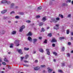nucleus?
I'll list each match as a JSON object with an SVG mask.
<instances>
[{
  "instance_id": "f257e3e1",
  "label": "nucleus",
  "mask_w": 73,
  "mask_h": 73,
  "mask_svg": "<svg viewBox=\"0 0 73 73\" xmlns=\"http://www.w3.org/2000/svg\"><path fill=\"white\" fill-rule=\"evenodd\" d=\"M25 28V27L24 25L21 26L19 29V32H22V31H23V29H24Z\"/></svg>"
},
{
  "instance_id": "3c124183",
  "label": "nucleus",
  "mask_w": 73,
  "mask_h": 73,
  "mask_svg": "<svg viewBox=\"0 0 73 73\" xmlns=\"http://www.w3.org/2000/svg\"><path fill=\"white\" fill-rule=\"evenodd\" d=\"M52 46L53 47H54L55 46V44H52Z\"/></svg>"
},
{
  "instance_id": "e2e57ef3",
  "label": "nucleus",
  "mask_w": 73,
  "mask_h": 73,
  "mask_svg": "<svg viewBox=\"0 0 73 73\" xmlns=\"http://www.w3.org/2000/svg\"><path fill=\"white\" fill-rule=\"evenodd\" d=\"M71 35H72H72H73V32L71 33Z\"/></svg>"
},
{
  "instance_id": "ea45409f",
  "label": "nucleus",
  "mask_w": 73,
  "mask_h": 73,
  "mask_svg": "<svg viewBox=\"0 0 73 73\" xmlns=\"http://www.w3.org/2000/svg\"><path fill=\"white\" fill-rule=\"evenodd\" d=\"M67 56L68 57H70V54H69V53H68L67 54Z\"/></svg>"
},
{
  "instance_id": "bb28decb",
  "label": "nucleus",
  "mask_w": 73,
  "mask_h": 73,
  "mask_svg": "<svg viewBox=\"0 0 73 73\" xmlns=\"http://www.w3.org/2000/svg\"><path fill=\"white\" fill-rule=\"evenodd\" d=\"M65 38L64 37H61L59 38L60 40H63Z\"/></svg>"
},
{
  "instance_id": "39448f33",
  "label": "nucleus",
  "mask_w": 73,
  "mask_h": 73,
  "mask_svg": "<svg viewBox=\"0 0 73 73\" xmlns=\"http://www.w3.org/2000/svg\"><path fill=\"white\" fill-rule=\"evenodd\" d=\"M40 68V67L39 66L36 67L34 68V70H39Z\"/></svg>"
},
{
  "instance_id": "dca6fc26",
  "label": "nucleus",
  "mask_w": 73,
  "mask_h": 73,
  "mask_svg": "<svg viewBox=\"0 0 73 73\" xmlns=\"http://www.w3.org/2000/svg\"><path fill=\"white\" fill-rule=\"evenodd\" d=\"M39 51L42 53H43V52H44V50L42 48H40L39 49Z\"/></svg>"
},
{
  "instance_id": "1a4fd4ad",
  "label": "nucleus",
  "mask_w": 73,
  "mask_h": 73,
  "mask_svg": "<svg viewBox=\"0 0 73 73\" xmlns=\"http://www.w3.org/2000/svg\"><path fill=\"white\" fill-rule=\"evenodd\" d=\"M18 52L20 54H23V52H22V50L21 49H19L18 50Z\"/></svg>"
},
{
  "instance_id": "aec40b11",
  "label": "nucleus",
  "mask_w": 73,
  "mask_h": 73,
  "mask_svg": "<svg viewBox=\"0 0 73 73\" xmlns=\"http://www.w3.org/2000/svg\"><path fill=\"white\" fill-rule=\"evenodd\" d=\"M5 33V31H2L1 34V35H4Z\"/></svg>"
},
{
  "instance_id": "774afa93",
  "label": "nucleus",
  "mask_w": 73,
  "mask_h": 73,
  "mask_svg": "<svg viewBox=\"0 0 73 73\" xmlns=\"http://www.w3.org/2000/svg\"><path fill=\"white\" fill-rule=\"evenodd\" d=\"M1 73H4V72L3 71H1Z\"/></svg>"
},
{
  "instance_id": "c9c22d12",
  "label": "nucleus",
  "mask_w": 73,
  "mask_h": 73,
  "mask_svg": "<svg viewBox=\"0 0 73 73\" xmlns=\"http://www.w3.org/2000/svg\"><path fill=\"white\" fill-rule=\"evenodd\" d=\"M66 33H67V34H69V30H68L67 31Z\"/></svg>"
},
{
  "instance_id": "2f4dec72",
  "label": "nucleus",
  "mask_w": 73,
  "mask_h": 73,
  "mask_svg": "<svg viewBox=\"0 0 73 73\" xmlns=\"http://www.w3.org/2000/svg\"><path fill=\"white\" fill-rule=\"evenodd\" d=\"M45 31V29L44 28H42V32H44Z\"/></svg>"
},
{
  "instance_id": "49530a36",
  "label": "nucleus",
  "mask_w": 73,
  "mask_h": 73,
  "mask_svg": "<svg viewBox=\"0 0 73 73\" xmlns=\"http://www.w3.org/2000/svg\"><path fill=\"white\" fill-rule=\"evenodd\" d=\"M11 14H12V13H15V12L14 11H12L11 13Z\"/></svg>"
},
{
  "instance_id": "4c0bfd02",
  "label": "nucleus",
  "mask_w": 73,
  "mask_h": 73,
  "mask_svg": "<svg viewBox=\"0 0 73 73\" xmlns=\"http://www.w3.org/2000/svg\"><path fill=\"white\" fill-rule=\"evenodd\" d=\"M42 8L41 7H39L38 8V9H41Z\"/></svg>"
},
{
  "instance_id": "0eeeda50",
  "label": "nucleus",
  "mask_w": 73,
  "mask_h": 73,
  "mask_svg": "<svg viewBox=\"0 0 73 73\" xmlns=\"http://www.w3.org/2000/svg\"><path fill=\"white\" fill-rule=\"evenodd\" d=\"M47 69L48 70V71L49 73H50V72L53 70L52 69H51L49 68H47Z\"/></svg>"
},
{
  "instance_id": "79ce46f5",
  "label": "nucleus",
  "mask_w": 73,
  "mask_h": 73,
  "mask_svg": "<svg viewBox=\"0 0 73 73\" xmlns=\"http://www.w3.org/2000/svg\"><path fill=\"white\" fill-rule=\"evenodd\" d=\"M24 62H25L26 63L29 62H28V61H27L26 60H24Z\"/></svg>"
},
{
  "instance_id": "f03ea898",
  "label": "nucleus",
  "mask_w": 73,
  "mask_h": 73,
  "mask_svg": "<svg viewBox=\"0 0 73 73\" xmlns=\"http://www.w3.org/2000/svg\"><path fill=\"white\" fill-rule=\"evenodd\" d=\"M1 3H3V4H4V3H7V4H9L10 3V2L9 1H8L7 0H4L2 1H1Z\"/></svg>"
},
{
  "instance_id": "412c9836",
  "label": "nucleus",
  "mask_w": 73,
  "mask_h": 73,
  "mask_svg": "<svg viewBox=\"0 0 73 73\" xmlns=\"http://www.w3.org/2000/svg\"><path fill=\"white\" fill-rule=\"evenodd\" d=\"M25 50H28L29 49V48H27L26 47H25L24 48Z\"/></svg>"
},
{
  "instance_id": "b1692460",
  "label": "nucleus",
  "mask_w": 73,
  "mask_h": 73,
  "mask_svg": "<svg viewBox=\"0 0 73 73\" xmlns=\"http://www.w3.org/2000/svg\"><path fill=\"white\" fill-rule=\"evenodd\" d=\"M13 44H10V48H13Z\"/></svg>"
},
{
  "instance_id": "7c9ffc66",
  "label": "nucleus",
  "mask_w": 73,
  "mask_h": 73,
  "mask_svg": "<svg viewBox=\"0 0 73 73\" xmlns=\"http://www.w3.org/2000/svg\"><path fill=\"white\" fill-rule=\"evenodd\" d=\"M36 19H38V18H40V15H37L36 17Z\"/></svg>"
},
{
  "instance_id": "5fc2aeb1",
  "label": "nucleus",
  "mask_w": 73,
  "mask_h": 73,
  "mask_svg": "<svg viewBox=\"0 0 73 73\" xmlns=\"http://www.w3.org/2000/svg\"><path fill=\"white\" fill-rule=\"evenodd\" d=\"M36 51H34L33 52V54H35V53H36Z\"/></svg>"
},
{
  "instance_id": "4d7b16f0",
  "label": "nucleus",
  "mask_w": 73,
  "mask_h": 73,
  "mask_svg": "<svg viewBox=\"0 0 73 73\" xmlns=\"http://www.w3.org/2000/svg\"><path fill=\"white\" fill-rule=\"evenodd\" d=\"M21 15H24V13H21Z\"/></svg>"
},
{
  "instance_id": "5701e85b",
  "label": "nucleus",
  "mask_w": 73,
  "mask_h": 73,
  "mask_svg": "<svg viewBox=\"0 0 73 73\" xmlns=\"http://www.w3.org/2000/svg\"><path fill=\"white\" fill-rule=\"evenodd\" d=\"M59 17H60L61 18H63V17H64L63 15H61V14H59Z\"/></svg>"
},
{
  "instance_id": "473e14b6",
  "label": "nucleus",
  "mask_w": 73,
  "mask_h": 73,
  "mask_svg": "<svg viewBox=\"0 0 73 73\" xmlns=\"http://www.w3.org/2000/svg\"><path fill=\"white\" fill-rule=\"evenodd\" d=\"M23 66H29V65L27 64H23Z\"/></svg>"
},
{
  "instance_id": "72a5a7b5",
  "label": "nucleus",
  "mask_w": 73,
  "mask_h": 73,
  "mask_svg": "<svg viewBox=\"0 0 73 73\" xmlns=\"http://www.w3.org/2000/svg\"><path fill=\"white\" fill-rule=\"evenodd\" d=\"M28 56H29L28 55H27L25 56V59H27V58H28Z\"/></svg>"
},
{
  "instance_id": "6ab92c4d",
  "label": "nucleus",
  "mask_w": 73,
  "mask_h": 73,
  "mask_svg": "<svg viewBox=\"0 0 73 73\" xmlns=\"http://www.w3.org/2000/svg\"><path fill=\"white\" fill-rule=\"evenodd\" d=\"M4 60L6 62H9V60H8L7 59V58H5Z\"/></svg>"
},
{
  "instance_id": "ddd939ff",
  "label": "nucleus",
  "mask_w": 73,
  "mask_h": 73,
  "mask_svg": "<svg viewBox=\"0 0 73 73\" xmlns=\"http://www.w3.org/2000/svg\"><path fill=\"white\" fill-rule=\"evenodd\" d=\"M14 43L16 44H19V40H15V41Z\"/></svg>"
},
{
  "instance_id": "393cba45",
  "label": "nucleus",
  "mask_w": 73,
  "mask_h": 73,
  "mask_svg": "<svg viewBox=\"0 0 73 73\" xmlns=\"http://www.w3.org/2000/svg\"><path fill=\"white\" fill-rule=\"evenodd\" d=\"M62 51H64L65 50V47H62Z\"/></svg>"
},
{
  "instance_id": "a878e982",
  "label": "nucleus",
  "mask_w": 73,
  "mask_h": 73,
  "mask_svg": "<svg viewBox=\"0 0 73 73\" xmlns=\"http://www.w3.org/2000/svg\"><path fill=\"white\" fill-rule=\"evenodd\" d=\"M45 65H42L40 66V67H41V68H45Z\"/></svg>"
},
{
  "instance_id": "a19ab883",
  "label": "nucleus",
  "mask_w": 73,
  "mask_h": 73,
  "mask_svg": "<svg viewBox=\"0 0 73 73\" xmlns=\"http://www.w3.org/2000/svg\"><path fill=\"white\" fill-rule=\"evenodd\" d=\"M21 61H22L23 60V59L24 58V57H21Z\"/></svg>"
},
{
  "instance_id": "de8ad7c7",
  "label": "nucleus",
  "mask_w": 73,
  "mask_h": 73,
  "mask_svg": "<svg viewBox=\"0 0 73 73\" xmlns=\"http://www.w3.org/2000/svg\"><path fill=\"white\" fill-rule=\"evenodd\" d=\"M58 72H62V70H58Z\"/></svg>"
},
{
  "instance_id": "7ed1b4c3",
  "label": "nucleus",
  "mask_w": 73,
  "mask_h": 73,
  "mask_svg": "<svg viewBox=\"0 0 73 73\" xmlns=\"http://www.w3.org/2000/svg\"><path fill=\"white\" fill-rule=\"evenodd\" d=\"M53 22H54V23H57V21H56L55 19L54 18H52L51 20H50V22L53 23Z\"/></svg>"
},
{
  "instance_id": "603ef678",
  "label": "nucleus",
  "mask_w": 73,
  "mask_h": 73,
  "mask_svg": "<svg viewBox=\"0 0 73 73\" xmlns=\"http://www.w3.org/2000/svg\"><path fill=\"white\" fill-rule=\"evenodd\" d=\"M35 63H37L38 62V60H35Z\"/></svg>"
},
{
  "instance_id": "6e6552de",
  "label": "nucleus",
  "mask_w": 73,
  "mask_h": 73,
  "mask_svg": "<svg viewBox=\"0 0 73 73\" xmlns=\"http://www.w3.org/2000/svg\"><path fill=\"white\" fill-rule=\"evenodd\" d=\"M32 35V33L31 32H29L28 33L27 35V36H31Z\"/></svg>"
},
{
  "instance_id": "4be33fe9",
  "label": "nucleus",
  "mask_w": 73,
  "mask_h": 73,
  "mask_svg": "<svg viewBox=\"0 0 73 73\" xmlns=\"http://www.w3.org/2000/svg\"><path fill=\"white\" fill-rule=\"evenodd\" d=\"M56 21H57V22L58 21H59V20H60V18L58 17L56 18Z\"/></svg>"
},
{
  "instance_id": "423d86ee",
  "label": "nucleus",
  "mask_w": 73,
  "mask_h": 73,
  "mask_svg": "<svg viewBox=\"0 0 73 73\" xmlns=\"http://www.w3.org/2000/svg\"><path fill=\"white\" fill-rule=\"evenodd\" d=\"M51 42H57V40H56V39H55L54 38H53L51 40Z\"/></svg>"
},
{
  "instance_id": "c756f323",
  "label": "nucleus",
  "mask_w": 73,
  "mask_h": 73,
  "mask_svg": "<svg viewBox=\"0 0 73 73\" xmlns=\"http://www.w3.org/2000/svg\"><path fill=\"white\" fill-rule=\"evenodd\" d=\"M53 54H54V55H55L56 56H57V54L56 52H53Z\"/></svg>"
},
{
  "instance_id": "a18cd8bd",
  "label": "nucleus",
  "mask_w": 73,
  "mask_h": 73,
  "mask_svg": "<svg viewBox=\"0 0 73 73\" xmlns=\"http://www.w3.org/2000/svg\"><path fill=\"white\" fill-rule=\"evenodd\" d=\"M62 66H65V64H64V63H62Z\"/></svg>"
},
{
  "instance_id": "69168bd1",
  "label": "nucleus",
  "mask_w": 73,
  "mask_h": 73,
  "mask_svg": "<svg viewBox=\"0 0 73 73\" xmlns=\"http://www.w3.org/2000/svg\"><path fill=\"white\" fill-rule=\"evenodd\" d=\"M8 69H11V67L10 66H9L8 67Z\"/></svg>"
},
{
  "instance_id": "864d4df0",
  "label": "nucleus",
  "mask_w": 73,
  "mask_h": 73,
  "mask_svg": "<svg viewBox=\"0 0 73 73\" xmlns=\"http://www.w3.org/2000/svg\"><path fill=\"white\" fill-rule=\"evenodd\" d=\"M39 39L40 40H41V39H42V37H40L39 38Z\"/></svg>"
},
{
  "instance_id": "4468645a",
  "label": "nucleus",
  "mask_w": 73,
  "mask_h": 73,
  "mask_svg": "<svg viewBox=\"0 0 73 73\" xmlns=\"http://www.w3.org/2000/svg\"><path fill=\"white\" fill-rule=\"evenodd\" d=\"M16 33V31H12V32H11L12 35H15Z\"/></svg>"
},
{
  "instance_id": "338daca9",
  "label": "nucleus",
  "mask_w": 73,
  "mask_h": 73,
  "mask_svg": "<svg viewBox=\"0 0 73 73\" xmlns=\"http://www.w3.org/2000/svg\"><path fill=\"white\" fill-rule=\"evenodd\" d=\"M53 61L54 62H56V59H54Z\"/></svg>"
},
{
  "instance_id": "cd10ccee",
  "label": "nucleus",
  "mask_w": 73,
  "mask_h": 73,
  "mask_svg": "<svg viewBox=\"0 0 73 73\" xmlns=\"http://www.w3.org/2000/svg\"><path fill=\"white\" fill-rule=\"evenodd\" d=\"M48 36L49 37H51V36H52V34L51 33L48 34Z\"/></svg>"
},
{
  "instance_id": "6e6d98bb",
  "label": "nucleus",
  "mask_w": 73,
  "mask_h": 73,
  "mask_svg": "<svg viewBox=\"0 0 73 73\" xmlns=\"http://www.w3.org/2000/svg\"><path fill=\"white\" fill-rule=\"evenodd\" d=\"M19 45H20V44H19L16 45V46H18Z\"/></svg>"
},
{
  "instance_id": "e433bc0d",
  "label": "nucleus",
  "mask_w": 73,
  "mask_h": 73,
  "mask_svg": "<svg viewBox=\"0 0 73 73\" xmlns=\"http://www.w3.org/2000/svg\"><path fill=\"white\" fill-rule=\"evenodd\" d=\"M15 19H19V16H17L15 17Z\"/></svg>"
},
{
  "instance_id": "20e7f679",
  "label": "nucleus",
  "mask_w": 73,
  "mask_h": 73,
  "mask_svg": "<svg viewBox=\"0 0 73 73\" xmlns=\"http://www.w3.org/2000/svg\"><path fill=\"white\" fill-rule=\"evenodd\" d=\"M46 20V17H43L41 21L43 22H45V21Z\"/></svg>"
},
{
  "instance_id": "09e8293b",
  "label": "nucleus",
  "mask_w": 73,
  "mask_h": 73,
  "mask_svg": "<svg viewBox=\"0 0 73 73\" xmlns=\"http://www.w3.org/2000/svg\"><path fill=\"white\" fill-rule=\"evenodd\" d=\"M68 45H71V42H68Z\"/></svg>"
},
{
  "instance_id": "f8f14e48",
  "label": "nucleus",
  "mask_w": 73,
  "mask_h": 73,
  "mask_svg": "<svg viewBox=\"0 0 73 73\" xmlns=\"http://www.w3.org/2000/svg\"><path fill=\"white\" fill-rule=\"evenodd\" d=\"M28 40L29 41H32V38L30 36H29L28 38Z\"/></svg>"
},
{
  "instance_id": "c85d7f7f",
  "label": "nucleus",
  "mask_w": 73,
  "mask_h": 73,
  "mask_svg": "<svg viewBox=\"0 0 73 73\" xmlns=\"http://www.w3.org/2000/svg\"><path fill=\"white\" fill-rule=\"evenodd\" d=\"M44 43L45 44H46L47 43V40L46 39H45L44 41Z\"/></svg>"
},
{
  "instance_id": "a211bd4d",
  "label": "nucleus",
  "mask_w": 73,
  "mask_h": 73,
  "mask_svg": "<svg viewBox=\"0 0 73 73\" xmlns=\"http://www.w3.org/2000/svg\"><path fill=\"white\" fill-rule=\"evenodd\" d=\"M44 24V23H43V22H40L39 25V26H42V25H43Z\"/></svg>"
},
{
  "instance_id": "052dcab7",
  "label": "nucleus",
  "mask_w": 73,
  "mask_h": 73,
  "mask_svg": "<svg viewBox=\"0 0 73 73\" xmlns=\"http://www.w3.org/2000/svg\"><path fill=\"white\" fill-rule=\"evenodd\" d=\"M1 58H0V62H1Z\"/></svg>"
},
{
  "instance_id": "f704fd0d",
  "label": "nucleus",
  "mask_w": 73,
  "mask_h": 73,
  "mask_svg": "<svg viewBox=\"0 0 73 73\" xmlns=\"http://www.w3.org/2000/svg\"><path fill=\"white\" fill-rule=\"evenodd\" d=\"M27 23H30L31 22V21H30L28 20L26 21Z\"/></svg>"
},
{
  "instance_id": "f3484780",
  "label": "nucleus",
  "mask_w": 73,
  "mask_h": 73,
  "mask_svg": "<svg viewBox=\"0 0 73 73\" xmlns=\"http://www.w3.org/2000/svg\"><path fill=\"white\" fill-rule=\"evenodd\" d=\"M54 28L55 29H56V30H57V29H59V27L55 26L54 27Z\"/></svg>"
},
{
  "instance_id": "58836bf2",
  "label": "nucleus",
  "mask_w": 73,
  "mask_h": 73,
  "mask_svg": "<svg viewBox=\"0 0 73 73\" xmlns=\"http://www.w3.org/2000/svg\"><path fill=\"white\" fill-rule=\"evenodd\" d=\"M2 64H3V65H6V63L5 62H2Z\"/></svg>"
},
{
  "instance_id": "c03bdc74",
  "label": "nucleus",
  "mask_w": 73,
  "mask_h": 73,
  "mask_svg": "<svg viewBox=\"0 0 73 73\" xmlns=\"http://www.w3.org/2000/svg\"><path fill=\"white\" fill-rule=\"evenodd\" d=\"M71 16V15H70V14H69L68 15V17H70Z\"/></svg>"
},
{
  "instance_id": "680f3d73",
  "label": "nucleus",
  "mask_w": 73,
  "mask_h": 73,
  "mask_svg": "<svg viewBox=\"0 0 73 73\" xmlns=\"http://www.w3.org/2000/svg\"><path fill=\"white\" fill-rule=\"evenodd\" d=\"M65 5H66V4H65V3H63V6H65Z\"/></svg>"
},
{
  "instance_id": "9b49d317",
  "label": "nucleus",
  "mask_w": 73,
  "mask_h": 73,
  "mask_svg": "<svg viewBox=\"0 0 73 73\" xmlns=\"http://www.w3.org/2000/svg\"><path fill=\"white\" fill-rule=\"evenodd\" d=\"M46 51H47V53L48 55L50 54V52H49V49H46Z\"/></svg>"
},
{
  "instance_id": "0e129e2a",
  "label": "nucleus",
  "mask_w": 73,
  "mask_h": 73,
  "mask_svg": "<svg viewBox=\"0 0 73 73\" xmlns=\"http://www.w3.org/2000/svg\"><path fill=\"white\" fill-rule=\"evenodd\" d=\"M8 23H11V21H8Z\"/></svg>"
},
{
  "instance_id": "bf43d9fd",
  "label": "nucleus",
  "mask_w": 73,
  "mask_h": 73,
  "mask_svg": "<svg viewBox=\"0 0 73 73\" xmlns=\"http://www.w3.org/2000/svg\"><path fill=\"white\" fill-rule=\"evenodd\" d=\"M50 5H51V4H52V2H50Z\"/></svg>"
},
{
  "instance_id": "13d9d810",
  "label": "nucleus",
  "mask_w": 73,
  "mask_h": 73,
  "mask_svg": "<svg viewBox=\"0 0 73 73\" xmlns=\"http://www.w3.org/2000/svg\"><path fill=\"white\" fill-rule=\"evenodd\" d=\"M14 3H12V4H11V7H13V5H14Z\"/></svg>"
},
{
  "instance_id": "37998d69",
  "label": "nucleus",
  "mask_w": 73,
  "mask_h": 73,
  "mask_svg": "<svg viewBox=\"0 0 73 73\" xmlns=\"http://www.w3.org/2000/svg\"><path fill=\"white\" fill-rule=\"evenodd\" d=\"M55 26H56V27H59V25L57 24H56L55 25Z\"/></svg>"
},
{
  "instance_id": "8fccbe9b",
  "label": "nucleus",
  "mask_w": 73,
  "mask_h": 73,
  "mask_svg": "<svg viewBox=\"0 0 73 73\" xmlns=\"http://www.w3.org/2000/svg\"><path fill=\"white\" fill-rule=\"evenodd\" d=\"M67 2L70 3V2H71V0H67Z\"/></svg>"
},
{
  "instance_id": "9d476101",
  "label": "nucleus",
  "mask_w": 73,
  "mask_h": 73,
  "mask_svg": "<svg viewBox=\"0 0 73 73\" xmlns=\"http://www.w3.org/2000/svg\"><path fill=\"white\" fill-rule=\"evenodd\" d=\"M37 39L36 38L34 39H33V44H35L36 42H37Z\"/></svg>"
},
{
  "instance_id": "2eb2a0df",
  "label": "nucleus",
  "mask_w": 73,
  "mask_h": 73,
  "mask_svg": "<svg viewBox=\"0 0 73 73\" xmlns=\"http://www.w3.org/2000/svg\"><path fill=\"white\" fill-rule=\"evenodd\" d=\"M7 10H5L1 12V13L2 14H4V13H5L7 12Z\"/></svg>"
}]
</instances>
